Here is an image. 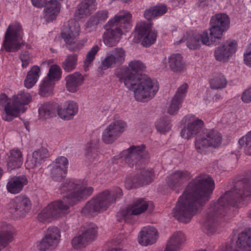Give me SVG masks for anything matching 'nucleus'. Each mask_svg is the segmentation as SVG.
Masks as SVG:
<instances>
[{
    "label": "nucleus",
    "mask_w": 251,
    "mask_h": 251,
    "mask_svg": "<svg viewBox=\"0 0 251 251\" xmlns=\"http://www.w3.org/2000/svg\"><path fill=\"white\" fill-rule=\"evenodd\" d=\"M185 1V0H173L172 1V5L174 7H177L182 5Z\"/></svg>",
    "instance_id": "bf43d9fd"
},
{
    "label": "nucleus",
    "mask_w": 251,
    "mask_h": 251,
    "mask_svg": "<svg viewBox=\"0 0 251 251\" xmlns=\"http://www.w3.org/2000/svg\"><path fill=\"white\" fill-rule=\"evenodd\" d=\"M77 64V56L73 54L67 56L62 62V67L64 70L67 72H70L74 70Z\"/></svg>",
    "instance_id": "58836bf2"
},
{
    "label": "nucleus",
    "mask_w": 251,
    "mask_h": 251,
    "mask_svg": "<svg viewBox=\"0 0 251 251\" xmlns=\"http://www.w3.org/2000/svg\"><path fill=\"white\" fill-rule=\"evenodd\" d=\"M186 240V236L183 232H176L170 237L164 251H179Z\"/></svg>",
    "instance_id": "393cba45"
},
{
    "label": "nucleus",
    "mask_w": 251,
    "mask_h": 251,
    "mask_svg": "<svg viewBox=\"0 0 251 251\" xmlns=\"http://www.w3.org/2000/svg\"><path fill=\"white\" fill-rule=\"evenodd\" d=\"M97 16H107L108 14V11L106 10H100L97 13Z\"/></svg>",
    "instance_id": "680f3d73"
},
{
    "label": "nucleus",
    "mask_w": 251,
    "mask_h": 251,
    "mask_svg": "<svg viewBox=\"0 0 251 251\" xmlns=\"http://www.w3.org/2000/svg\"><path fill=\"white\" fill-rule=\"evenodd\" d=\"M226 78L221 74L214 76L210 81L211 87L215 89L223 88L226 87Z\"/></svg>",
    "instance_id": "37998d69"
},
{
    "label": "nucleus",
    "mask_w": 251,
    "mask_h": 251,
    "mask_svg": "<svg viewBox=\"0 0 251 251\" xmlns=\"http://www.w3.org/2000/svg\"><path fill=\"white\" fill-rule=\"evenodd\" d=\"M238 243L243 246L245 251H251V229L242 232L239 236Z\"/></svg>",
    "instance_id": "a19ab883"
},
{
    "label": "nucleus",
    "mask_w": 251,
    "mask_h": 251,
    "mask_svg": "<svg viewBox=\"0 0 251 251\" xmlns=\"http://www.w3.org/2000/svg\"><path fill=\"white\" fill-rule=\"evenodd\" d=\"M99 50L98 45L94 46L88 52L86 59L84 62V67L88 68L94 60L95 55Z\"/></svg>",
    "instance_id": "de8ad7c7"
},
{
    "label": "nucleus",
    "mask_w": 251,
    "mask_h": 251,
    "mask_svg": "<svg viewBox=\"0 0 251 251\" xmlns=\"http://www.w3.org/2000/svg\"><path fill=\"white\" fill-rule=\"evenodd\" d=\"M62 70L59 66L53 64L50 67L47 76L45 77L54 82L58 81L61 78Z\"/></svg>",
    "instance_id": "ea45409f"
},
{
    "label": "nucleus",
    "mask_w": 251,
    "mask_h": 251,
    "mask_svg": "<svg viewBox=\"0 0 251 251\" xmlns=\"http://www.w3.org/2000/svg\"><path fill=\"white\" fill-rule=\"evenodd\" d=\"M215 16H227V15L226 14L221 13V14H216Z\"/></svg>",
    "instance_id": "338daca9"
},
{
    "label": "nucleus",
    "mask_w": 251,
    "mask_h": 251,
    "mask_svg": "<svg viewBox=\"0 0 251 251\" xmlns=\"http://www.w3.org/2000/svg\"><path fill=\"white\" fill-rule=\"evenodd\" d=\"M125 68H127L129 71H128L127 74H124L123 75V77H126L127 75H133L135 78H137L139 77L140 75H136L134 73H132V72L137 73L140 71H143L145 69L146 66L141 61L137 60H133L130 61L128 63V67L123 66V67L117 70L115 74L117 77L118 74L121 73L123 69Z\"/></svg>",
    "instance_id": "c756f323"
},
{
    "label": "nucleus",
    "mask_w": 251,
    "mask_h": 251,
    "mask_svg": "<svg viewBox=\"0 0 251 251\" xmlns=\"http://www.w3.org/2000/svg\"><path fill=\"white\" fill-rule=\"evenodd\" d=\"M80 26L77 22L70 21L64 24L61 32V36L67 44L75 43V39L79 35Z\"/></svg>",
    "instance_id": "dca6fc26"
},
{
    "label": "nucleus",
    "mask_w": 251,
    "mask_h": 251,
    "mask_svg": "<svg viewBox=\"0 0 251 251\" xmlns=\"http://www.w3.org/2000/svg\"><path fill=\"white\" fill-rule=\"evenodd\" d=\"M77 104L72 101H68L59 105L57 108V115L62 120L72 119L78 112Z\"/></svg>",
    "instance_id": "aec40b11"
},
{
    "label": "nucleus",
    "mask_w": 251,
    "mask_h": 251,
    "mask_svg": "<svg viewBox=\"0 0 251 251\" xmlns=\"http://www.w3.org/2000/svg\"><path fill=\"white\" fill-rule=\"evenodd\" d=\"M154 177V175L152 169L144 171L142 173V177L140 178V181L141 180V182H139V183L136 182L133 183L131 180L128 179L126 181V187L127 189H130L139 186L147 184L151 182Z\"/></svg>",
    "instance_id": "473e14b6"
},
{
    "label": "nucleus",
    "mask_w": 251,
    "mask_h": 251,
    "mask_svg": "<svg viewBox=\"0 0 251 251\" xmlns=\"http://www.w3.org/2000/svg\"><path fill=\"white\" fill-rule=\"evenodd\" d=\"M39 117L42 119H46L52 116V112L51 105L43 104L39 109Z\"/></svg>",
    "instance_id": "09e8293b"
},
{
    "label": "nucleus",
    "mask_w": 251,
    "mask_h": 251,
    "mask_svg": "<svg viewBox=\"0 0 251 251\" xmlns=\"http://www.w3.org/2000/svg\"><path fill=\"white\" fill-rule=\"evenodd\" d=\"M155 126L158 131L165 133L171 129L170 121L168 119L162 118L156 123Z\"/></svg>",
    "instance_id": "a18cd8bd"
},
{
    "label": "nucleus",
    "mask_w": 251,
    "mask_h": 251,
    "mask_svg": "<svg viewBox=\"0 0 251 251\" xmlns=\"http://www.w3.org/2000/svg\"><path fill=\"white\" fill-rule=\"evenodd\" d=\"M150 203L143 199H139L119 212L118 215L123 216L127 221L132 215H137L145 212Z\"/></svg>",
    "instance_id": "2eb2a0df"
},
{
    "label": "nucleus",
    "mask_w": 251,
    "mask_h": 251,
    "mask_svg": "<svg viewBox=\"0 0 251 251\" xmlns=\"http://www.w3.org/2000/svg\"><path fill=\"white\" fill-rule=\"evenodd\" d=\"M61 189L62 191L68 193L67 195L62 201L52 202L45 207L38 215L39 221L50 222L61 217L70 206L86 199L92 194L94 190L84 179L66 180Z\"/></svg>",
    "instance_id": "f03ea898"
},
{
    "label": "nucleus",
    "mask_w": 251,
    "mask_h": 251,
    "mask_svg": "<svg viewBox=\"0 0 251 251\" xmlns=\"http://www.w3.org/2000/svg\"><path fill=\"white\" fill-rule=\"evenodd\" d=\"M159 237L157 230L153 226L143 227L140 232L138 241L139 244L147 246L155 243Z\"/></svg>",
    "instance_id": "6ab92c4d"
},
{
    "label": "nucleus",
    "mask_w": 251,
    "mask_h": 251,
    "mask_svg": "<svg viewBox=\"0 0 251 251\" xmlns=\"http://www.w3.org/2000/svg\"><path fill=\"white\" fill-rule=\"evenodd\" d=\"M27 183L28 179L25 176H14L9 179L6 189L11 194H17L20 193Z\"/></svg>",
    "instance_id": "4be33fe9"
},
{
    "label": "nucleus",
    "mask_w": 251,
    "mask_h": 251,
    "mask_svg": "<svg viewBox=\"0 0 251 251\" xmlns=\"http://www.w3.org/2000/svg\"><path fill=\"white\" fill-rule=\"evenodd\" d=\"M231 195L230 192L226 193L223 197L220 198L219 200V203H221L222 202H224L225 201H227V202L229 203L230 204L233 205L234 207H239L242 206L244 205L243 203V200L247 199L248 197L251 196V191L250 190H246L244 192L243 194L241 195L236 196V198L238 199V200H236V201H234V198H232L230 200H227L228 196Z\"/></svg>",
    "instance_id": "f704fd0d"
},
{
    "label": "nucleus",
    "mask_w": 251,
    "mask_h": 251,
    "mask_svg": "<svg viewBox=\"0 0 251 251\" xmlns=\"http://www.w3.org/2000/svg\"><path fill=\"white\" fill-rule=\"evenodd\" d=\"M32 4L37 8H41L45 6L44 0H31Z\"/></svg>",
    "instance_id": "4d7b16f0"
},
{
    "label": "nucleus",
    "mask_w": 251,
    "mask_h": 251,
    "mask_svg": "<svg viewBox=\"0 0 251 251\" xmlns=\"http://www.w3.org/2000/svg\"><path fill=\"white\" fill-rule=\"evenodd\" d=\"M101 63L102 68L104 69L113 67L117 64L110 52L106 54L104 59L101 60Z\"/></svg>",
    "instance_id": "603ef678"
},
{
    "label": "nucleus",
    "mask_w": 251,
    "mask_h": 251,
    "mask_svg": "<svg viewBox=\"0 0 251 251\" xmlns=\"http://www.w3.org/2000/svg\"><path fill=\"white\" fill-rule=\"evenodd\" d=\"M243 61L245 64L251 67V43L249 44L243 55Z\"/></svg>",
    "instance_id": "5fc2aeb1"
},
{
    "label": "nucleus",
    "mask_w": 251,
    "mask_h": 251,
    "mask_svg": "<svg viewBox=\"0 0 251 251\" xmlns=\"http://www.w3.org/2000/svg\"><path fill=\"white\" fill-rule=\"evenodd\" d=\"M117 64L122 63L125 60L126 52L122 48H116L109 52Z\"/></svg>",
    "instance_id": "49530a36"
},
{
    "label": "nucleus",
    "mask_w": 251,
    "mask_h": 251,
    "mask_svg": "<svg viewBox=\"0 0 251 251\" xmlns=\"http://www.w3.org/2000/svg\"><path fill=\"white\" fill-rule=\"evenodd\" d=\"M69 162L64 156L57 158L52 163L51 174L53 177L62 178L66 174Z\"/></svg>",
    "instance_id": "5701e85b"
},
{
    "label": "nucleus",
    "mask_w": 251,
    "mask_h": 251,
    "mask_svg": "<svg viewBox=\"0 0 251 251\" xmlns=\"http://www.w3.org/2000/svg\"><path fill=\"white\" fill-rule=\"evenodd\" d=\"M210 25L209 35L204 31L202 36V42L206 46L212 45L222 38L223 33L229 28L230 20L228 17H212Z\"/></svg>",
    "instance_id": "0eeeda50"
},
{
    "label": "nucleus",
    "mask_w": 251,
    "mask_h": 251,
    "mask_svg": "<svg viewBox=\"0 0 251 251\" xmlns=\"http://www.w3.org/2000/svg\"><path fill=\"white\" fill-rule=\"evenodd\" d=\"M97 235L95 228H91L83 232L81 235L75 237L72 241V246L75 249L83 247L85 244L93 240Z\"/></svg>",
    "instance_id": "b1692460"
},
{
    "label": "nucleus",
    "mask_w": 251,
    "mask_h": 251,
    "mask_svg": "<svg viewBox=\"0 0 251 251\" xmlns=\"http://www.w3.org/2000/svg\"><path fill=\"white\" fill-rule=\"evenodd\" d=\"M41 75L40 68L37 65L33 66L28 72L24 81V85L27 88H31L38 81Z\"/></svg>",
    "instance_id": "72a5a7b5"
},
{
    "label": "nucleus",
    "mask_w": 251,
    "mask_h": 251,
    "mask_svg": "<svg viewBox=\"0 0 251 251\" xmlns=\"http://www.w3.org/2000/svg\"><path fill=\"white\" fill-rule=\"evenodd\" d=\"M7 167L10 170H12L20 167L23 162L22 152L18 149H13L7 154Z\"/></svg>",
    "instance_id": "7c9ffc66"
},
{
    "label": "nucleus",
    "mask_w": 251,
    "mask_h": 251,
    "mask_svg": "<svg viewBox=\"0 0 251 251\" xmlns=\"http://www.w3.org/2000/svg\"><path fill=\"white\" fill-rule=\"evenodd\" d=\"M182 102L173 98L168 107V113L171 115L175 114L179 109Z\"/></svg>",
    "instance_id": "3c124183"
},
{
    "label": "nucleus",
    "mask_w": 251,
    "mask_h": 251,
    "mask_svg": "<svg viewBox=\"0 0 251 251\" xmlns=\"http://www.w3.org/2000/svg\"><path fill=\"white\" fill-rule=\"evenodd\" d=\"M118 16H131V15L127 11H122L120 13V14Z\"/></svg>",
    "instance_id": "0e129e2a"
},
{
    "label": "nucleus",
    "mask_w": 251,
    "mask_h": 251,
    "mask_svg": "<svg viewBox=\"0 0 251 251\" xmlns=\"http://www.w3.org/2000/svg\"><path fill=\"white\" fill-rule=\"evenodd\" d=\"M31 205L30 200L25 195H19L13 200L12 207L19 217L25 216L30 211Z\"/></svg>",
    "instance_id": "a211bd4d"
},
{
    "label": "nucleus",
    "mask_w": 251,
    "mask_h": 251,
    "mask_svg": "<svg viewBox=\"0 0 251 251\" xmlns=\"http://www.w3.org/2000/svg\"><path fill=\"white\" fill-rule=\"evenodd\" d=\"M144 151V147L132 146L128 149L124 151L121 154V157L130 167H132L142 158Z\"/></svg>",
    "instance_id": "f3484780"
},
{
    "label": "nucleus",
    "mask_w": 251,
    "mask_h": 251,
    "mask_svg": "<svg viewBox=\"0 0 251 251\" xmlns=\"http://www.w3.org/2000/svg\"><path fill=\"white\" fill-rule=\"evenodd\" d=\"M55 82L44 78L41 81L39 93L44 97H47L52 95Z\"/></svg>",
    "instance_id": "4c0bfd02"
},
{
    "label": "nucleus",
    "mask_w": 251,
    "mask_h": 251,
    "mask_svg": "<svg viewBox=\"0 0 251 251\" xmlns=\"http://www.w3.org/2000/svg\"><path fill=\"white\" fill-rule=\"evenodd\" d=\"M128 71L127 68H124L122 73L118 74V78L127 88L133 90L135 100L145 102L153 98L159 90L158 81L145 75H140L137 78L133 75L123 77V75L127 74Z\"/></svg>",
    "instance_id": "7ed1b4c3"
},
{
    "label": "nucleus",
    "mask_w": 251,
    "mask_h": 251,
    "mask_svg": "<svg viewBox=\"0 0 251 251\" xmlns=\"http://www.w3.org/2000/svg\"><path fill=\"white\" fill-rule=\"evenodd\" d=\"M167 11L168 8L165 5H157L145 10L144 16H160L165 14Z\"/></svg>",
    "instance_id": "79ce46f5"
},
{
    "label": "nucleus",
    "mask_w": 251,
    "mask_h": 251,
    "mask_svg": "<svg viewBox=\"0 0 251 251\" xmlns=\"http://www.w3.org/2000/svg\"><path fill=\"white\" fill-rule=\"evenodd\" d=\"M248 216L251 218V209L248 212Z\"/></svg>",
    "instance_id": "774afa93"
},
{
    "label": "nucleus",
    "mask_w": 251,
    "mask_h": 251,
    "mask_svg": "<svg viewBox=\"0 0 251 251\" xmlns=\"http://www.w3.org/2000/svg\"><path fill=\"white\" fill-rule=\"evenodd\" d=\"M135 31L143 46L148 47L155 43L157 38V32L152 28L150 21L138 22Z\"/></svg>",
    "instance_id": "9b49d317"
},
{
    "label": "nucleus",
    "mask_w": 251,
    "mask_h": 251,
    "mask_svg": "<svg viewBox=\"0 0 251 251\" xmlns=\"http://www.w3.org/2000/svg\"><path fill=\"white\" fill-rule=\"evenodd\" d=\"M239 144L243 148L247 154L251 155V131L238 141Z\"/></svg>",
    "instance_id": "c03bdc74"
},
{
    "label": "nucleus",
    "mask_w": 251,
    "mask_h": 251,
    "mask_svg": "<svg viewBox=\"0 0 251 251\" xmlns=\"http://www.w3.org/2000/svg\"><path fill=\"white\" fill-rule=\"evenodd\" d=\"M16 235V231L11 226L0 222V250L12 242Z\"/></svg>",
    "instance_id": "412c9836"
},
{
    "label": "nucleus",
    "mask_w": 251,
    "mask_h": 251,
    "mask_svg": "<svg viewBox=\"0 0 251 251\" xmlns=\"http://www.w3.org/2000/svg\"><path fill=\"white\" fill-rule=\"evenodd\" d=\"M204 31L200 33L197 31L190 30L187 33L184 40L186 41L188 48L191 50H196L201 47V43L206 45L202 42Z\"/></svg>",
    "instance_id": "cd10ccee"
},
{
    "label": "nucleus",
    "mask_w": 251,
    "mask_h": 251,
    "mask_svg": "<svg viewBox=\"0 0 251 251\" xmlns=\"http://www.w3.org/2000/svg\"><path fill=\"white\" fill-rule=\"evenodd\" d=\"M96 0H83L78 5L77 13L79 15L91 14L97 8Z\"/></svg>",
    "instance_id": "c9c22d12"
},
{
    "label": "nucleus",
    "mask_w": 251,
    "mask_h": 251,
    "mask_svg": "<svg viewBox=\"0 0 251 251\" xmlns=\"http://www.w3.org/2000/svg\"><path fill=\"white\" fill-rule=\"evenodd\" d=\"M61 232L57 227H49L45 231L43 238L37 243L40 251H47L55 249L60 240Z\"/></svg>",
    "instance_id": "9d476101"
},
{
    "label": "nucleus",
    "mask_w": 251,
    "mask_h": 251,
    "mask_svg": "<svg viewBox=\"0 0 251 251\" xmlns=\"http://www.w3.org/2000/svg\"><path fill=\"white\" fill-rule=\"evenodd\" d=\"M215 188L213 180L207 176L196 177L187 186L173 210V216L179 221L187 223L198 210L197 201L208 200Z\"/></svg>",
    "instance_id": "f257e3e1"
},
{
    "label": "nucleus",
    "mask_w": 251,
    "mask_h": 251,
    "mask_svg": "<svg viewBox=\"0 0 251 251\" xmlns=\"http://www.w3.org/2000/svg\"><path fill=\"white\" fill-rule=\"evenodd\" d=\"M8 100L7 96L5 94H1L0 96V104H2L3 102Z\"/></svg>",
    "instance_id": "052dcab7"
},
{
    "label": "nucleus",
    "mask_w": 251,
    "mask_h": 251,
    "mask_svg": "<svg viewBox=\"0 0 251 251\" xmlns=\"http://www.w3.org/2000/svg\"><path fill=\"white\" fill-rule=\"evenodd\" d=\"M49 156L47 149L42 148L35 151L32 155L28 156L25 163L26 167L28 169L33 168L43 159L47 158Z\"/></svg>",
    "instance_id": "c85d7f7f"
},
{
    "label": "nucleus",
    "mask_w": 251,
    "mask_h": 251,
    "mask_svg": "<svg viewBox=\"0 0 251 251\" xmlns=\"http://www.w3.org/2000/svg\"><path fill=\"white\" fill-rule=\"evenodd\" d=\"M222 142V136L219 132L213 129H208L202 135L196 138L195 147L199 152L205 154L209 148H219Z\"/></svg>",
    "instance_id": "1a4fd4ad"
},
{
    "label": "nucleus",
    "mask_w": 251,
    "mask_h": 251,
    "mask_svg": "<svg viewBox=\"0 0 251 251\" xmlns=\"http://www.w3.org/2000/svg\"><path fill=\"white\" fill-rule=\"evenodd\" d=\"M241 99L245 103L251 102V87L243 93Z\"/></svg>",
    "instance_id": "6e6d98bb"
},
{
    "label": "nucleus",
    "mask_w": 251,
    "mask_h": 251,
    "mask_svg": "<svg viewBox=\"0 0 251 251\" xmlns=\"http://www.w3.org/2000/svg\"><path fill=\"white\" fill-rule=\"evenodd\" d=\"M24 35L21 25L18 22L11 24L8 27L4 36L3 47L9 52L15 51L20 49Z\"/></svg>",
    "instance_id": "6e6552de"
},
{
    "label": "nucleus",
    "mask_w": 251,
    "mask_h": 251,
    "mask_svg": "<svg viewBox=\"0 0 251 251\" xmlns=\"http://www.w3.org/2000/svg\"><path fill=\"white\" fill-rule=\"evenodd\" d=\"M183 121L184 124H187V126L182 129L180 135L186 139L199 133L204 126L203 122L193 115L186 116Z\"/></svg>",
    "instance_id": "4468645a"
},
{
    "label": "nucleus",
    "mask_w": 251,
    "mask_h": 251,
    "mask_svg": "<svg viewBox=\"0 0 251 251\" xmlns=\"http://www.w3.org/2000/svg\"><path fill=\"white\" fill-rule=\"evenodd\" d=\"M44 6V11L48 16H57L60 12V2L53 0H47Z\"/></svg>",
    "instance_id": "e433bc0d"
},
{
    "label": "nucleus",
    "mask_w": 251,
    "mask_h": 251,
    "mask_svg": "<svg viewBox=\"0 0 251 251\" xmlns=\"http://www.w3.org/2000/svg\"><path fill=\"white\" fill-rule=\"evenodd\" d=\"M117 195L106 190L89 201L82 209V213L89 217L94 216L103 211L106 210L109 206L114 202L116 198L122 195V190H116Z\"/></svg>",
    "instance_id": "20e7f679"
},
{
    "label": "nucleus",
    "mask_w": 251,
    "mask_h": 251,
    "mask_svg": "<svg viewBox=\"0 0 251 251\" xmlns=\"http://www.w3.org/2000/svg\"><path fill=\"white\" fill-rule=\"evenodd\" d=\"M126 128L127 124L124 121H114L103 131L101 140L105 144H112L126 130Z\"/></svg>",
    "instance_id": "f8f14e48"
},
{
    "label": "nucleus",
    "mask_w": 251,
    "mask_h": 251,
    "mask_svg": "<svg viewBox=\"0 0 251 251\" xmlns=\"http://www.w3.org/2000/svg\"><path fill=\"white\" fill-rule=\"evenodd\" d=\"M20 58L22 62V66L23 68L28 67L32 58V55L28 52H24L21 54Z\"/></svg>",
    "instance_id": "864d4df0"
},
{
    "label": "nucleus",
    "mask_w": 251,
    "mask_h": 251,
    "mask_svg": "<svg viewBox=\"0 0 251 251\" xmlns=\"http://www.w3.org/2000/svg\"><path fill=\"white\" fill-rule=\"evenodd\" d=\"M128 17H115L105 25L106 31L103 35V42L108 46H116L124 32L130 28Z\"/></svg>",
    "instance_id": "423d86ee"
},
{
    "label": "nucleus",
    "mask_w": 251,
    "mask_h": 251,
    "mask_svg": "<svg viewBox=\"0 0 251 251\" xmlns=\"http://www.w3.org/2000/svg\"><path fill=\"white\" fill-rule=\"evenodd\" d=\"M238 43L235 40L229 39L218 46L215 50V59L220 62H226L235 55L238 50Z\"/></svg>",
    "instance_id": "ddd939ff"
},
{
    "label": "nucleus",
    "mask_w": 251,
    "mask_h": 251,
    "mask_svg": "<svg viewBox=\"0 0 251 251\" xmlns=\"http://www.w3.org/2000/svg\"><path fill=\"white\" fill-rule=\"evenodd\" d=\"M190 178V175L187 171H177L170 175L168 178L169 187L174 188Z\"/></svg>",
    "instance_id": "2f4dec72"
},
{
    "label": "nucleus",
    "mask_w": 251,
    "mask_h": 251,
    "mask_svg": "<svg viewBox=\"0 0 251 251\" xmlns=\"http://www.w3.org/2000/svg\"><path fill=\"white\" fill-rule=\"evenodd\" d=\"M66 88L70 92H76L84 81L83 76L79 73L76 72L68 75L65 77Z\"/></svg>",
    "instance_id": "a878e982"
},
{
    "label": "nucleus",
    "mask_w": 251,
    "mask_h": 251,
    "mask_svg": "<svg viewBox=\"0 0 251 251\" xmlns=\"http://www.w3.org/2000/svg\"><path fill=\"white\" fill-rule=\"evenodd\" d=\"M3 175V171L1 168H0V179Z\"/></svg>",
    "instance_id": "69168bd1"
},
{
    "label": "nucleus",
    "mask_w": 251,
    "mask_h": 251,
    "mask_svg": "<svg viewBox=\"0 0 251 251\" xmlns=\"http://www.w3.org/2000/svg\"><path fill=\"white\" fill-rule=\"evenodd\" d=\"M188 89V85L187 83H184L182 84L177 88L176 93L173 98L177 99L182 102L186 96Z\"/></svg>",
    "instance_id": "8fccbe9b"
},
{
    "label": "nucleus",
    "mask_w": 251,
    "mask_h": 251,
    "mask_svg": "<svg viewBox=\"0 0 251 251\" xmlns=\"http://www.w3.org/2000/svg\"><path fill=\"white\" fill-rule=\"evenodd\" d=\"M32 100L31 95L25 91H21L14 95L4 106L1 117L3 120L11 121L21 113L26 111L25 105Z\"/></svg>",
    "instance_id": "39448f33"
},
{
    "label": "nucleus",
    "mask_w": 251,
    "mask_h": 251,
    "mask_svg": "<svg viewBox=\"0 0 251 251\" xmlns=\"http://www.w3.org/2000/svg\"><path fill=\"white\" fill-rule=\"evenodd\" d=\"M198 5L202 8L205 7V5L207 4L206 0H199L198 2Z\"/></svg>",
    "instance_id": "e2e57ef3"
},
{
    "label": "nucleus",
    "mask_w": 251,
    "mask_h": 251,
    "mask_svg": "<svg viewBox=\"0 0 251 251\" xmlns=\"http://www.w3.org/2000/svg\"><path fill=\"white\" fill-rule=\"evenodd\" d=\"M212 99L211 94L210 93H207L206 96L204 98L203 100L205 104L208 105L212 102Z\"/></svg>",
    "instance_id": "13d9d810"
},
{
    "label": "nucleus",
    "mask_w": 251,
    "mask_h": 251,
    "mask_svg": "<svg viewBox=\"0 0 251 251\" xmlns=\"http://www.w3.org/2000/svg\"><path fill=\"white\" fill-rule=\"evenodd\" d=\"M168 63L170 70L174 73H181L186 68L183 57L179 53H174L169 56Z\"/></svg>",
    "instance_id": "bb28decb"
}]
</instances>
